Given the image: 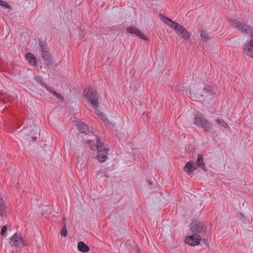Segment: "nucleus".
I'll list each match as a JSON object with an SVG mask.
<instances>
[{
	"label": "nucleus",
	"instance_id": "6ab92c4d",
	"mask_svg": "<svg viewBox=\"0 0 253 253\" xmlns=\"http://www.w3.org/2000/svg\"><path fill=\"white\" fill-rule=\"evenodd\" d=\"M45 88L49 92L53 94L57 98L61 99L62 101L63 100L64 97L62 95L59 94L56 91L52 90L49 86L46 85Z\"/></svg>",
	"mask_w": 253,
	"mask_h": 253
},
{
	"label": "nucleus",
	"instance_id": "39448f33",
	"mask_svg": "<svg viewBox=\"0 0 253 253\" xmlns=\"http://www.w3.org/2000/svg\"><path fill=\"white\" fill-rule=\"evenodd\" d=\"M9 239L11 246L16 248H23L27 245L26 240L17 233L14 234Z\"/></svg>",
	"mask_w": 253,
	"mask_h": 253
},
{
	"label": "nucleus",
	"instance_id": "72a5a7b5",
	"mask_svg": "<svg viewBox=\"0 0 253 253\" xmlns=\"http://www.w3.org/2000/svg\"><path fill=\"white\" fill-rule=\"evenodd\" d=\"M5 104L4 101L0 100V108H2L4 107V104Z\"/></svg>",
	"mask_w": 253,
	"mask_h": 253
},
{
	"label": "nucleus",
	"instance_id": "423d86ee",
	"mask_svg": "<svg viewBox=\"0 0 253 253\" xmlns=\"http://www.w3.org/2000/svg\"><path fill=\"white\" fill-rule=\"evenodd\" d=\"M201 236L195 233L185 237V243L190 246L199 245L201 242Z\"/></svg>",
	"mask_w": 253,
	"mask_h": 253
},
{
	"label": "nucleus",
	"instance_id": "cd10ccee",
	"mask_svg": "<svg viewBox=\"0 0 253 253\" xmlns=\"http://www.w3.org/2000/svg\"><path fill=\"white\" fill-rule=\"evenodd\" d=\"M0 6H3L6 8H10V6L6 1L0 0Z\"/></svg>",
	"mask_w": 253,
	"mask_h": 253
},
{
	"label": "nucleus",
	"instance_id": "20e7f679",
	"mask_svg": "<svg viewBox=\"0 0 253 253\" xmlns=\"http://www.w3.org/2000/svg\"><path fill=\"white\" fill-rule=\"evenodd\" d=\"M190 229L193 233L196 234L205 233L207 229L203 222L197 220H193L190 224Z\"/></svg>",
	"mask_w": 253,
	"mask_h": 253
},
{
	"label": "nucleus",
	"instance_id": "393cba45",
	"mask_svg": "<svg viewBox=\"0 0 253 253\" xmlns=\"http://www.w3.org/2000/svg\"><path fill=\"white\" fill-rule=\"evenodd\" d=\"M61 234L62 236L66 237L67 235V230L66 228V223H65L61 229Z\"/></svg>",
	"mask_w": 253,
	"mask_h": 253
},
{
	"label": "nucleus",
	"instance_id": "ddd939ff",
	"mask_svg": "<svg viewBox=\"0 0 253 253\" xmlns=\"http://www.w3.org/2000/svg\"><path fill=\"white\" fill-rule=\"evenodd\" d=\"M194 119L195 122V124L198 126H201L203 124L207 123V121L201 114H197Z\"/></svg>",
	"mask_w": 253,
	"mask_h": 253
},
{
	"label": "nucleus",
	"instance_id": "ea45409f",
	"mask_svg": "<svg viewBox=\"0 0 253 253\" xmlns=\"http://www.w3.org/2000/svg\"><path fill=\"white\" fill-rule=\"evenodd\" d=\"M137 253H141L140 252H137Z\"/></svg>",
	"mask_w": 253,
	"mask_h": 253
},
{
	"label": "nucleus",
	"instance_id": "f3484780",
	"mask_svg": "<svg viewBox=\"0 0 253 253\" xmlns=\"http://www.w3.org/2000/svg\"><path fill=\"white\" fill-rule=\"evenodd\" d=\"M39 46L42 53L46 52L47 51H49V48L45 41L40 40Z\"/></svg>",
	"mask_w": 253,
	"mask_h": 253
},
{
	"label": "nucleus",
	"instance_id": "bb28decb",
	"mask_svg": "<svg viewBox=\"0 0 253 253\" xmlns=\"http://www.w3.org/2000/svg\"><path fill=\"white\" fill-rule=\"evenodd\" d=\"M99 112V110H95V113L101 119H102L104 121H105L107 120V118L105 117V115L102 112L100 113V114H98V112Z\"/></svg>",
	"mask_w": 253,
	"mask_h": 253
},
{
	"label": "nucleus",
	"instance_id": "c85d7f7f",
	"mask_svg": "<svg viewBox=\"0 0 253 253\" xmlns=\"http://www.w3.org/2000/svg\"><path fill=\"white\" fill-rule=\"evenodd\" d=\"M0 6H3L6 8H10V6L6 1L0 0Z\"/></svg>",
	"mask_w": 253,
	"mask_h": 253
},
{
	"label": "nucleus",
	"instance_id": "c9c22d12",
	"mask_svg": "<svg viewBox=\"0 0 253 253\" xmlns=\"http://www.w3.org/2000/svg\"><path fill=\"white\" fill-rule=\"evenodd\" d=\"M63 222L64 223V224L65 223H66V219H65V218H63Z\"/></svg>",
	"mask_w": 253,
	"mask_h": 253
},
{
	"label": "nucleus",
	"instance_id": "473e14b6",
	"mask_svg": "<svg viewBox=\"0 0 253 253\" xmlns=\"http://www.w3.org/2000/svg\"><path fill=\"white\" fill-rule=\"evenodd\" d=\"M35 80H36L38 83L42 84V79H41L40 77H39L38 76H35L34 78Z\"/></svg>",
	"mask_w": 253,
	"mask_h": 253
},
{
	"label": "nucleus",
	"instance_id": "7c9ffc66",
	"mask_svg": "<svg viewBox=\"0 0 253 253\" xmlns=\"http://www.w3.org/2000/svg\"><path fill=\"white\" fill-rule=\"evenodd\" d=\"M7 230V227L6 225H4L3 226L2 228H1V234L2 235H4L6 232V231Z\"/></svg>",
	"mask_w": 253,
	"mask_h": 253
},
{
	"label": "nucleus",
	"instance_id": "2eb2a0df",
	"mask_svg": "<svg viewBox=\"0 0 253 253\" xmlns=\"http://www.w3.org/2000/svg\"><path fill=\"white\" fill-rule=\"evenodd\" d=\"M43 59L46 61L47 65H51L53 63V60L51 55L49 53V51L42 53Z\"/></svg>",
	"mask_w": 253,
	"mask_h": 253
},
{
	"label": "nucleus",
	"instance_id": "e433bc0d",
	"mask_svg": "<svg viewBox=\"0 0 253 253\" xmlns=\"http://www.w3.org/2000/svg\"><path fill=\"white\" fill-rule=\"evenodd\" d=\"M91 141H92L91 140ZM94 142V140H92V142H91V144L93 145V146H95V145H94V143L93 142Z\"/></svg>",
	"mask_w": 253,
	"mask_h": 253
},
{
	"label": "nucleus",
	"instance_id": "f704fd0d",
	"mask_svg": "<svg viewBox=\"0 0 253 253\" xmlns=\"http://www.w3.org/2000/svg\"><path fill=\"white\" fill-rule=\"evenodd\" d=\"M32 139H33V141H34V140H36L37 139V138L36 137L33 136Z\"/></svg>",
	"mask_w": 253,
	"mask_h": 253
},
{
	"label": "nucleus",
	"instance_id": "b1692460",
	"mask_svg": "<svg viewBox=\"0 0 253 253\" xmlns=\"http://www.w3.org/2000/svg\"><path fill=\"white\" fill-rule=\"evenodd\" d=\"M135 35L145 41L148 40L147 36L146 35H144L143 33H142L140 32V31L138 29L137 30V32H136V33H135Z\"/></svg>",
	"mask_w": 253,
	"mask_h": 253
},
{
	"label": "nucleus",
	"instance_id": "c756f323",
	"mask_svg": "<svg viewBox=\"0 0 253 253\" xmlns=\"http://www.w3.org/2000/svg\"><path fill=\"white\" fill-rule=\"evenodd\" d=\"M26 58L30 63L32 62V53H28L26 54Z\"/></svg>",
	"mask_w": 253,
	"mask_h": 253
},
{
	"label": "nucleus",
	"instance_id": "aec40b11",
	"mask_svg": "<svg viewBox=\"0 0 253 253\" xmlns=\"http://www.w3.org/2000/svg\"><path fill=\"white\" fill-rule=\"evenodd\" d=\"M205 131H209L211 129V126L210 122L207 120V123H204L201 126Z\"/></svg>",
	"mask_w": 253,
	"mask_h": 253
},
{
	"label": "nucleus",
	"instance_id": "f03ea898",
	"mask_svg": "<svg viewBox=\"0 0 253 253\" xmlns=\"http://www.w3.org/2000/svg\"><path fill=\"white\" fill-rule=\"evenodd\" d=\"M232 26L238 30L242 34L253 39V27L251 25L242 23L237 19H230Z\"/></svg>",
	"mask_w": 253,
	"mask_h": 253
},
{
	"label": "nucleus",
	"instance_id": "58836bf2",
	"mask_svg": "<svg viewBox=\"0 0 253 253\" xmlns=\"http://www.w3.org/2000/svg\"><path fill=\"white\" fill-rule=\"evenodd\" d=\"M100 113H101V112L99 111L98 112V114H100Z\"/></svg>",
	"mask_w": 253,
	"mask_h": 253
},
{
	"label": "nucleus",
	"instance_id": "1a4fd4ad",
	"mask_svg": "<svg viewBox=\"0 0 253 253\" xmlns=\"http://www.w3.org/2000/svg\"><path fill=\"white\" fill-rule=\"evenodd\" d=\"M243 51L248 56L253 58V39L245 42L243 46Z\"/></svg>",
	"mask_w": 253,
	"mask_h": 253
},
{
	"label": "nucleus",
	"instance_id": "a211bd4d",
	"mask_svg": "<svg viewBox=\"0 0 253 253\" xmlns=\"http://www.w3.org/2000/svg\"><path fill=\"white\" fill-rule=\"evenodd\" d=\"M5 206L3 199L0 197V215L3 217L6 215L5 211Z\"/></svg>",
	"mask_w": 253,
	"mask_h": 253
},
{
	"label": "nucleus",
	"instance_id": "dca6fc26",
	"mask_svg": "<svg viewBox=\"0 0 253 253\" xmlns=\"http://www.w3.org/2000/svg\"><path fill=\"white\" fill-rule=\"evenodd\" d=\"M78 249L82 253H87L89 251V248L83 242L78 243Z\"/></svg>",
	"mask_w": 253,
	"mask_h": 253
},
{
	"label": "nucleus",
	"instance_id": "7ed1b4c3",
	"mask_svg": "<svg viewBox=\"0 0 253 253\" xmlns=\"http://www.w3.org/2000/svg\"><path fill=\"white\" fill-rule=\"evenodd\" d=\"M83 95L84 97L87 98L88 101L90 102L92 108L97 109L98 107V94L93 87L89 86L85 88L83 91Z\"/></svg>",
	"mask_w": 253,
	"mask_h": 253
},
{
	"label": "nucleus",
	"instance_id": "9d476101",
	"mask_svg": "<svg viewBox=\"0 0 253 253\" xmlns=\"http://www.w3.org/2000/svg\"><path fill=\"white\" fill-rule=\"evenodd\" d=\"M159 17L161 20H162L165 24L174 30L175 29V26L178 25L177 23H175L169 17L165 16L162 14L159 15Z\"/></svg>",
	"mask_w": 253,
	"mask_h": 253
},
{
	"label": "nucleus",
	"instance_id": "6e6552de",
	"mask_svg": "<svg viewBox=\"0 0 253 253\" xmlns=\"http://www.w3.org/2000/svg\"><path fill=\"white\" fill-rule=\"evenodd\" d=\"M174 31L178 35L182 36V38L185 40H187L190 37V34L189 32L183 26L179 24L175 26Z\"/></svg>",
	"mask_w": 253,
	"mask_h": 253
},
{
	"label": "nucleus",
	"instance_id": "a878e982",
	"mask_svg": "<svg viewBox=\"0 0 253 253\" xmlns=\"http://www.w3.org/2000/svg\"><path fill=\"white\" fill-rule=\"evenodd\" d=\"M137 30L136 28L130 26L126 29V31L128 33L135 34Z\"/></svg>",
	"mask_w": 253,
	"mask_h": 253
},
{
	"label": "nucleus",
	"instance_id": "4be33fe9",
	"mask_svg": "<svg viewBox=\"0 0 253 253\" xmlns=\"http://www.w3.org/2000/svg\"><path fill=\"white\" fill-rule=\"evenodd\" d=\"M215 121L217 124L220 125L222 127L225 128H226L228 126L227 124L223 120H221L219 118L215 119Z\"/></svg>",
	"mask_w": 253,
	"mask_h": 253
},
{
	"label": "nucleus",
	"instance_id": "5701e85b",
	"mask_svg": "<svg viewBox=\"0 0 253 253\" xmlns=\"http://www.w3.org/2000/svg\"><path fill=\"white\" fill-rule=\"evenodd\" d=\"M135 35L145 41L148 40L147 36L146 35H144L143 33H142L140 32V31L138 29L137 30V32H136V33H135Z\"/></svg>",
	"mask_w": 253,
	"mask_h": 253
},
{
	"label": "nucleus",
	"instance_id": "0eeeda50",
	"mask_svg": "<svg viewBox=\"0 0 253 253\" xmlns=\"http://www.w3.org/2000/svg\"><path fill=\"white\" fill-rule=\"evenodd\" d=\"M201 95L204 99L214 94L213 92V87L209 84H204V87L201 90Z\"/></svg>",
	"mask_w": 253,
	"mask_h": 253
},
{
	"label": "nucleus",
	"instance_id": "f8f14e48",
	"mask_svg": "<svg viewBox=\"0 0 253 253\" xmlns=\"http://www.w3.org/2000/svg\"><path fill=\"white\" fill-rule=\"evenodd\" d=\"M196 169V168L195 165L191 161H190L187 163H186L184 168V171L189 174H191V173L193 172Z\"/></svg>",
	"mask_w": 253,
	"mask_h": 253
},
{
	"label": "nucleus",
	"instance_id": "f257e3e1",
	"mask_svg": "<svg viewBox=\"0 0 253 253\" xmlns=\"http://www.w3.org/2000/svg\"><path fill=\"white\" fill-rule=\"evenodd\" d=\"M86 142L92 151L97 150V158L99 162L100 163L104 162L107 158L108 149L104 147V144L100 141V139L98 137L97 138L95 146L91 144V141L90 139H87Z\"/></svg>",
	"mask_w": 253,
	"mask_h": 253
},
{
	"label": "nucleus",
	"instance_id": "4468645a",
	"mask_svg": "<svg viewBox=\"0 0 253 253\" xmlns=\"http://www.w3.org/2000/svg\"><path fill=\"white\" fill-rule=\"evenodd\" d=\"M196 164L198 167L201 168L204 171H207L206 166L204 162L203 155L198 154Z\"/></svg>",
	"mask_w": 253,
	"mask_h": 253
},
{
	"label": "nucleus",
	"instance_id": "9b49d317",
	"mask_svg": "<svg viewBox=\"0 0 253 253\" xmlns=\"http://www.w3.org/2000/svg\"><path fill=\"white\" fill-rule=\"evenodd\" d=\"M76 125L81 133H85L86 134H88L87 132L88 131L89 127L84 122L78 121L76 123Z\"/></svg>",
	"mask_w": 253,
	"mask_h": 253
},
{
	"label": "nucleus",
	"instance_id": "2f4dec72",
	"mask_svg": "<svg viewBox=\"0 0 253 253\" xmlns=\"http://www.w3.org/2000/svg\"><path fill=\"white\" fill-rule=\"evenodd\" d=\"M37 65V57L33 54V66Z\"/></svg>",
	"mask_w": 253,
	"mask_h": 253
},
{
	"label": "nucleus",
	"instance_id": "4c0bfd02",
	"mask_svg": "<svg viewBox=\"0 0 253 253\" xmlns=\"http://www.w3.org/2000/svg\"><path fill=\"white\" fill-rule=\"evenodd\" d=\"M206 246H208L209 247H210V245H209V243H206Z\"/></svg>",
	"mask_w": 253,
	"mask_h": 253
},
{
	"label": "nucleus",
	"instance_id": "412c9836",
	"mask_svg": "<svg viewBox=\"0 0 253 253\" xmlns=\"http://www.w3.org/2000/svg\"><path fill=\"white\" fill-rule=\"evenodd\" d=\"M201 37L204 42H207L209 41L210 38L209 37V35L207 33H206L205 31H202L201 34H200Z\"/></svg>",
	"mask_w": 253,
	"mask_h": 253
}]
</instances>
